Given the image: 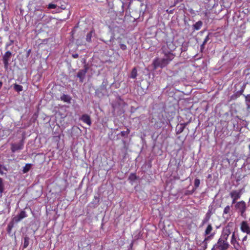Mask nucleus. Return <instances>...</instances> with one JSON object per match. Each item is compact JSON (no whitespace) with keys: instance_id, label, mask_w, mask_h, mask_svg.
Wrapping results in <instances>:
<instances>
[{"instance_id":"obj_35","label":"nucleus","mask_w":250,"mask_h":250,"mask_svg":"<svg viewBox=\"0 0 250 250\" xmlns=\"http://www.w3.org/2000/svg\"><path fill=\"white\" fill-rule=\"evenodd\" d=\"M18 215L19 216V217L21 219V220H22L24 218L27 217V214H26L25 211H24V210L21 211V212L19 213V214H18Z\"/></svg>"},{"instance_id":"obj_48","label":"nucleus","mask_w":250,"mask_h":250,"mask_svg":"<svg viewBox=\"0 0 250 250\" xmlns=\"http://www.w3.org/2000/svg\"><path fill=\"white\" fill-rule=\"evenodd\" d=\"M206 44V43H204V42H203V43L201 44V47H200V49H201V51L202 52L203 50L205 48V45Z\"/></svg>"},{"instance_id":"obj_32","label":"nucleus","mask_w":250,"mask_h":250,"mask_svg":"<svg viewBox=\"0 0 250 250\" xmlns=\"http://www.w3.org/2000/svg\"><path fill=\"white\" fill-rule=\"evenodd\" d=\"M123 104H124V101L120 98L118 101H117L115 104H112L113 108H114V110H116V109L117 108V104L118 105H121Z\"/></svg>"},{"instance_id":"obj_36","label":"nucleus","mask_w":250,"mask_h":250,"mask_svg":"<svg viewBox=\"0 0 250 250\" xmlns=\"http://www.w3.org/2000/svg\"><path fill=\"white\" fill-rule=\"evenodd\" d=\"M212 37V34L211 33H209L207 36L206 37L205 39L204 40L203 42L204 43H207L211 37Z\"/></svg>"},{"instance_id":"obj_12","label":"nucleus","mask_w":250,"mask_h":250,"mask_svg":"<svg viewBox=\"0 0 250 250\" xmlns=\"http://www.w3.org/2000/svg\"><path fill=\"white\" fill-rule=\"evenodd\" d=\"M231 244L233 245L234 249L236 250H241V247L239 245V243L237 241L235 237V232H233L231 239Z\"/></svg>"},{"instance_id":"obj_58","label":"nucleus","mask_w":250,"mask_h":250,"mask_svg":"<svg viewBox=\"0 0 250 250\" xmlns=\"http://www.w3.org/2000/svg\"><path fill=\"white\" fill-rule=\"evenodd\" d=\"M238 86H239V84H237L235 85L234 87H235V91L237 90V87Z\"/></svg>"},{"instance_id":"obj_50","label":"nucleus","mask_w":250,"mask_h":250,"mask_svg":"<svg viewBox=\"0 0 250 250\" xmlns=\"http://www.w3.org/2000/svg\"><path fill=\"white\" fill-rule=\"evenodd\" d=\"M72 56L73 58L76 59V58H78L79 57V55H78V54H73L72 55Z\"/></svg>"},{"instance_id":"obj_20","label":"nucleus","mask_w":250,"mask_h":250,"mask_svg":"<svg viewBox=\"0 0 250 250\" xmlns=\"http://www.w3.org/2000/svg\"><path fill=\"white\" fill-rule=\"evenodd\" d=\"M100 204V199L99 197L97 196H95L94 198L91 202V204L92 205V206L94 208L97 207Z\"/></svg>"},{"instance_id":"obj_56","label":"nucleus","mask_w":250,"mask_h":250,"mask_svg":"<svg viewBox=\"0 0 250 250\" xmlns=\"http://www.w3.org/2000/svg\"><path fill=\"white\" fill-rule=\"evenodd\" d=\"M249 150H250V154L248 156V158L250 159V145L249 146Z\"/></svg>"},{"instance_id":"obj_18","label":"nucleus","mask_w":250,"mask_h":250,"mask_svg":"<svg viewBox=\"0 0 250 250\" xmlns=\"http://www.w3.org/2000/svg\"><path fill=\"white\" fill-rule=\"evenodd\" d=\"M108 82L107 79L104 78L102 84L100 86V90L102 91H106V87L108 85Z\"/></svg>"},{"instance_id":"obj_19","label":"nucleus","mask_w":250,"mask_h":250,"mask_svg":"<svg viewBox=\"0 0 250 250\" xmlns=\"http://www.w3.org/2000/svg\"><path fill=\"white\" fill-rule=\"evenodd\" d=\"M62 101H63L64 102H66L67 103H70L71 98L68 95L63 94L60 98Z\"/></svg>"},{"instance_id":"obj_2","label":"nucleus","mask_w":250,"mask_h":250,"mask_svg":"<svg viewBox=\"0 0 250 250\" xmlns=\"http://www.w3.org/2000/svg\"><path fill=\"white\" fill-rule=\"evenodd\" d=\"M168 64L167 61L164 58L162 59L156 58L153 60L152 63L154 69H156L159 67L163 68L166 67Z\"/></svg>"},{"instance_id":"obj_49","label":"nucleus","mask_w":250,"mask_h":250,"mask_svg":"<svg viewBox=\"0 0 250 250\" xmlns=\"http://www.w3.org/2000/svg\"><path fill=\"white\" fill-rule=\"evenodd\" d=\"M12 229L11 228L8 227L7 226V233L9 234H11V230H12Z\"/></svg>"},{"instance_id":"obj_33","label":"nucleus","mask_w":250,"mask_h":250,"mask_svg":"<svg viewBox=\"0 0 250 250\" xmlns=\"http://www.w3.org/2000/svg\"><path fill=\"white\" fill-rule=\"evenodd\" d=\"M4 189V186L2 178H0V193L1 194Z\"/></svg>"},{"instance_id":"obj_46","label":"nucleus","mask_w":250,"mask_h":250,"mask_svg":"<svg viewBox=\"0 0 250 250\" xmlns=\"http://www.w3.org/2000/svg\"><path fill=\"white\" fill-rule=\"evenodd\" d=\"M122 11L120 12L121 13V14H120L121 15H122L123 14L124 12V7L125 3H124V2H122Z\"/></svg>"},{"instance_id":"obj_27","label":"nucleus","mask_w":250,"mask_h":250,"mask_svg":"<svg viewBox=\"0 0 250 250\" xmlns=\"http://www.w3.org/2000/svg\"><path fill=\"white\" fill-rule=\"evenodd\" d=\"M31 167V165L30 164H27L25 165V166L23 167L22 171L24 173H25L29 171Z\"/></svg>"},{"instance_id":"obj_15","label":"nucleus","mask_w":250,"mask_h":250,"mask_svg":"<svg viewBox=\"0 0 250 250\" xmlns=\"http://www.w3.org/2000/svg\"><path fill=\"white\" fill-rule=\"evenodd\" d=\"M241 195V190H240L239 191L237 190H232L230 193V196L232 198H234V199H239Z\"/></svg>"},{"instance_id":"obj_30","label":"nucleus","mask_w":250,"mask_h":250,"mask_svg":"<svg viewBox=\"0 0 250 250\" xmlns=\"http://www.w3.org/2000/svg\"><path fill=\"white\" fill-rule=\"evenodd\" d=\"M50 21H51V18L45 15L44 18H43V19H42V20L41 21H42L43 24H46V23L49 22Z\"/></svg>"},{"instance_id":"obj_16","label":"nucleus","mask_w":250,"mask_h":250,"mask_svg":"<svg viewBox=\"0 0 250 250\" xmlns=\"http://www.w3.org/2000/svg\"><path fill=\"white\" fill-rule=\"evenodd\" d=\"M81 120L89 125H90L91 124L90 117L87 114H83L81 118Z\"/></svg>"},{"instance_id":"obj_44","label":"nucleus","mask_w":250,"mask_h":250,"mask_svg":"<svg viewBox=\"0 0 250 250\" xmlns=\"http://www.w3.org/2000/svg\"><path fill=\"white\" fill-rule=\"evenodd\" d=\"M8 227L12 229L14 226V222L12 221H11L9 224H8V226H7Z\"/></svg>"},{"instance_id":"obj_11","label":"nucleus","mask_w":250,"mask_h":250,"mask_svg":"<svg viewBox=\"0 0 250 250\" xmlns=\"http://www.w3.org/2000/svg\"><path fill=\"white\" fill-rule=\"evenodd\" d=\"M240 229L242 232L250 234V227L249 226L247 222L242 221L241 223Z\"/></svg>"},{"instance_id":"obj_22","label":"nucleus","mask_w":250,"mask_h":250,"mask_svg":"<svg viewBox=\"0 0 250 250\" xmlns=\"http://www.w3.org/2000/svg\"><path fill=\"white\" fill-rule=\"evenodd\" d=\"M184 126L181 124L178 125L176 127V134H179L181 133L184 130Z\"/></svg>"},{"instance_id":"obj_10","label":"nucleus","mask_w":250,"mask_h":250,"mask_svg":"<svg viewBox=\"0 0 250 250\" xmlns=\"http://www.w3.org/2000/svg\"><path fill=\"white\" fill-rule=\"evenodd\" d=\"M23 147V142L21 140L18 144H12L11 145V151L12 152H15L17 150H21Z\"/></svg>"},{"instance_id":"obj_4","label":"nucleus","mask_w":250,"mask_h":250,"mask_svg":"<svg viewBox=\"0 0 250 250\" xmlns=\"http://www.w3.org/2000/svg\"><path fill=\"white\" fill-rule=\"evenodd\" d=\"M215 234V233L214 232L209 236L206 237L204 241L200 242V244L198 245V250H205L207 248L208 241L211 240L213 238Z\"/></svg>"},{"instance_id":"obj_5","label":"nucleus","mask_w":250,"mask_h":250,"mask_svg":"<svg viewBox=\"0 0 250 250\" xmlns=\"http://www.w3.org/2000/svg\"><path fill=\"white\" fill-rule=\"evenodd\" d=\"M89 69V66L88 64H84L83 66V68L81 69L78 72L76 76L77 78L79 79V81L80 83H83L84 81V79L85 77L86 73Z\"/></svg>"},{"instance_id":"obj_9","label":"nucleus","mask_w":250,"mask_h":250,"mask_svg":"<svg viewBox=\"0 0 250 250\" xmlns=\"http://www.w3.org/2000/svg\"><path fill=\"white\" fill-rule=\"evenodd\" d=\"M245 86L246 84H245L241 86L240 90H238V91H236L233 95H232L230 97V100H235L241 95H242L245 88Z\"/></svg>"},{"instance_id":"obj_40","label":"nucleus","mask_w":250,"mask_h":250,"mask_svg":"<svg viewBox=\"0 0 250 250\" xmlns=\"http://www.w3.org/2000/svg\"><path fill=\"white\" fill-rule=\"evenodd\" d=\"M21 220V219L20 218L19 216L18 215L14 216L13 219H12V221H13L14 222H16V223H18L19 222V221H20Z\"/></svg>"},{"instance_id":"obj_57","label":"nucleus","mask_w":250,"mask_h":250,"mask_svg":"<svg viewBox=\"0 0 250 250\" xmlns=\"http://www.w3.org/2000/svg\"><path fill=\"white\" fill-rule=\"evenodd\" d=\"M61 7V8L62 9H65V7L64 6V5H62Z\"/></svg>"},{"instance_id":"obj_6","label":"nucleus","mask_w":250,"mask_h":250,"mask_svg":"<svg viewBox=\"0 0 250 250\" xmlns=\"http://www.w3.org/2000/svg\"><path fill=\"white\" fill-rule=\"evenodd\" d=\"M12 56V53L10 51H7L2 57V61L4 64V69L7 70L9 65V61Z\"/></svg>"},{"instance_id":"obj_63","label":"nucleus","mask_w":250,"mask_h":250,"mask_svg":"<svg viewBox=\"0 0 250 250\" xmlns=\"http://www.w3.org/2000/svg\"><path fill=\"white\" fill-rule=\"evenodd\" d=\"M99 90H96V92H96V93L98 94V92H99Z\"/></svg>"},{"instance_id":"obj_14","label":"nucleus","mask_w":250,"mask_h":250,"mask_svg":"<svg viewBox=\"0 0 250 250\" xmlns=\"http://www.w3.org/2000/svg\"><path fill=\"white\" fill-rule=\"evenodd\" d=\"M167 48V51L170 52H172L173 50H174L176 48V46L172 42H167L166 46H164L163 47V50L164 48Z\"/></svg>"},{"instance_id":"obj_29","label":"nucleus","mask_w":250,"mask_h":250,"mask_svg":"<svg viewBox=\"0 0 250 250\" xmlns=\"http://www.w3.org/2000/svg\"><path fill=\"white\" fill-rule=\"evenodd\" d=\"M129 132L130 130L129 129H127L126 131H121L119 134L117 135V136H118V135H121V136L123 137H127V135L129 133Z\"/></svg>"},{"instance_id":"obj_51","label":"nucleus","mask_w":250,"mask_h":250,"mask_svg":"<svg viewBox=\"0 0 250 250\" xmlns=\"http://www.w3.org/2000/svg\"><path fill=\"white\" fill-rule=\"evenodd\" d=\"M181 0H175V2H174V4L172 5V6H174L176 5V4H177L180 1H181Z\"/></svg>"},{"instance_id":"obj_59","label":"nucleus","mask_w":250,"mask_h":250,"mask_svg":"<svg viewBox=\"0 0 250 250\" xmlns=\"http://www.w3.org/2000/svg\"><path fill=\"white\" fill-rule=\"evenodd\" d=\"M1 166L0 165V173L1 174H2V173H3V172H2V171L1 170Z\"/></svg>"},{"instance_id":"obj_37","label":"nucleus","mask_w":250,"mask_h":250,"mask_svg":"<svg viewBox=\"0 0 250 250\" xmlns=\"http://www.w3.org/2000/svg\"><path fill=\"white\" fill-rule=\"evenodd\" d=\"M130 181H134L137 179V176L134 173H131L128 178Z\"/></svg>"},{"instance_id":"obj_54","label":"nucleus","mask_w":250,"mask_h":250,"mask_svg":"<svg viewBox=\"0 0 250 250\" xmlns=\"http://www.w3.org/2000/svg\"><path fill=\"white\" fill-rule=\"evenodd\" d=\"M247 236H245L242 239V241L244 242L245 241H246L247 240Z\"/></svg>"},{"instance_id":"obj_24","label":"nucleus","mask_w":250,"mask_h":250,"mask_svg":"<svg viewBox=\"0 0 250 250\" xmlns=\"http://www.w3.org/2000/svg\"><path fill=\"white\" fill-rule=\"evenodd\" d=\"M13 88L18 92H20L23 90V87L21 85L16 83L13 84Z\"/></svg>"},{"instance_id":"obj_38","label":"nucleus","mask_w":250,"mask_h":250,"mask_svg":"<svg viewBox=\"0 0 250 250\" xmlns=\"http://www.w3.org/2000/svg\"><path fill=\"white\" fill-rule=\"evenodd\" d=\"M200 183V181L199 179L196 178L195 179V181H194L195 188H195V190L196 189V188H197L199 186Z\"/></svg>"},{"instance_id":"obj_47","label":"nucleus","mask_w":250,"mask_h":250,"mask_svg":"<svg viewBox=\"0 0 250 250\" xmlns=\"http://www.w3.org/2000/svg\"><path fill=\"white\" fill-rule=\"evenodd\" d=\"M13 43H14V41L13 40H10L9 42L6 44V48L8 46L12 45Z\"/></svg>"},{"instance_id":"obj_17","label":"nucleus","mask_w":250,"mask_h":250,"mask_svg":"<svg viewBox=\"0 0 250 250\" xmlns=\"http://www.w3.org/2000/svg\"><path fill=\"white\" fill-rule=\"evenodd\" d=\"M95 35V30L92 29L86 36V41L88 42H92V38Z\"/></svg>"},{"instance_id":"obj_31","label":"nucleus","mask_w":250,"mask_h":250,"mask_svg":"<svg viewBox=\"0 0 250 250\" xmlns=\"http://www.w3.org/2000/svg\"><path fill=\"white\" fill-rule=\"evenodd\" d=\"M188 43L187 42L183 43L181 48V52H182L187 51L188 50Z\"/></svg>"},{"instance_id":"obj_53","label":"nucleus","mask_w":250,"mask_h":250,"mask_svg":"<svg viewBox=\"0 0 250 250\" xmlns=\"http://www.w3.org/2000/svg\"><path fill=\"white\" fill-rule=\"evenodd\" d=\"M232 199H233V200H232V204H235V203H237V202H236V200H237V199H234V198H232Z\"/></svg>"},{"instance_id":"obj_13","label":"nucleus","mask_w":250,"mask_h":250,"mask_svg":"<svg viewBox=\"0 0 250 250\" xmlns=\"http://www.w3.org/2000/svg\"><path fill=\"white\" fill-rule=\"evenodd\" d=\"M230 233L231 232L229 229H228L227 228H226L225 229H223L220 238L222 239L223 240L227 241L228 237L230 235Z\"/></svg>"},{"instance_id":"obj_61","label":"nucleus","mask_w":250,"mask_h":250,"mask_svg":"<svg viewBox=\"0 0 250 250\" xmlns=\"http://www.w3.org/2000/svg\"><path fill=\"white\" fill-rule=\"evenodd\" d=\"M122 142H123V144H124L125 146V144H126L125 141V140H122Z\"/></svg>"},{"instance_id":"obj_8","label":"nucleus","mask_w":250,"mask_h":250,"mask_svg":"<svg viewBox=\"0 0 250 250\" xmlns=\"http://www.w3.org/2000/svg\"><path fill=\"white\" fill-rule=\"evenodd\" d=\"M213 206L210 205L208 207V210L206 214V216L203 220L201 226H204L205 224L208 222L210 218L211 214L213 213L212 211Z\"/></svg>"},{"instance_id":"obj_7","label":"nucleus","mask_w":250,"mask_h":250,"mask_svg":"<svg viewBox=\"0 0 250 250\" xmlns=\"http://www.w3.org/2000/svg\"><path fill=\"white\" fill-rule=\"evenodd\" d=\"M164 54V58L167 61V63H169L175 57V55L172 52H170L169 51H167V48H164L163 51Z\"/></svg>"},{"instance_id":"obj_62","label":"nucleus","mask_w":250,"mask_h":250,"mask_svg":"<svg viewBox=\"0 0 250 250\" xmlns=\"http://www.w3.org/2000/svg\"><path fill=\"white\" fill-rule=\"evenodd\" d=\"M2 83L0 81V89L1 88V87H2Z\"/></svg>"},{"instance_id":"obj_1","label":"nucleus","mask_w":250,"mask_h":250,"mask_svg":"<svg viewBox=\"0 0 250 250\" xmlns=\"http://www.w3.org/2000/svg\"><path fill=\"white\" fill-rule=\"evenodd\" d=\"M229 247L230 245L228 241L219 238L217 243L213 246L211 250H228Z\"/></svg>"},{"instance_id":"obj_41","label":"nucleus","mask_w":250,"mask_h":250,"mask_svg":"<svg viewBox=\"0 0 250 250\" xmlns=\"http://www.w3.org/2000/svg\"><path fill=\"white\" fill-rule=\"evenodd\" d=\"M195 191V188H193L192 190H186L185 192V195H191Z\"/></svg>"},{"instance_id":"obj_60","label":"nucleus","mask_w":250,"mask_h":250,"mask_svg":"<svg viewBox=\"0 0 250 250\" xmlns=\"http://www.w3.org/2000/svg\"><path fill=\"white\" fill-rule=\"evenodd\" d=\"M31 50H29L27 52V56H28L30 53Z\"/></svg>"},{"instance_id":"obj_34","label":"nucleus","mask_w":250,"mask_h":250,"mask_svg":"<svg viewBox=\"0 0 250 250\" xmlns=\"http://www.w3.org/2000/svg\"><path fill=\"white\" fill-rule=\"evenodd\" d=\"M245 97L248 108H250V94L245 96Z\"/></svg>"},{"instance_id":"obj_43","label":"nucleus","mask_w":250,"mask_h":250,"mask_svg":"<svg viewBox=\"0 0 250 250\" xmlns=\"http://www.w3.org/2000/svg\"><path fill=\"white\" fill-rule=\"evenodd\" d=\"M57 5L53 3H50L48 5V9H54L57 7Z\"/></svg>"},{"instance_id":"obj_39","label":"nucleus","mask_w":250,"mask_h":250,"mask_svg":"<svg viewBox=\"0 0 250 250\" xmlns=\"http://www.w3.org/2000/svg\"><path fill=\"white\" fill-rule=\"evenodd\" d=\"M230 210V207L229 206H226L224 209L223 213L224 214H228L229 213Z\"/></svg>"},{"instance_id":"obj_45","label":"nucleus","mask_w":250,"mask_h":250,"mask_svg":"<svg viewBox=\"0 0 250 250\" xmlns=\"http://www.w3.org/2000/svg\"><path fill=\"white\" fill-rule=\"evenodd\" d=\"M120 46L121 49L125 50L126 49V46L124 44H120Z\"/></svg>"},{"instance_id":"obj_28","label":"nucleus","mask_w":250,"mask_h":250,"mask_svg":"<svg viewBox=\"0 0 250 250\" xmlns=\"http://www.w3.org/2000/svg\"><path fill=\"white\" fill-rule=\"evenodd\" d=\"M137 75V71L135 67H134L131 72L130 77L135 79Z\"/></svg>"},{"instance_id":"obj_23","label":"nucleus","mask_w":250,"mask_h":250,"mask_svg":"<svg viewBox=\"0 0 250 250\" xmlns=\"http://www.w3.org/2000/svg\"><path fill=\"white\" fill-rule=\"evenodd\" d=\"M203 22L201 21H199L193 25V28L194 30H198L201 28Z\"/></svg>"},{"instance_id":"obj_21","label":"nucleus","mask_w":250,"mask_h":250,"mask_svg":"<svg viewBox=\"0 0 250 250\" xmlns=\"http://www.w3.org/2000/svg\"><path fill=\"white\" fill-rule=\"evenodd\" d=\"M212 230V227L211 225L210 224H208V225L207 229H206V230L205 231V233H204L205 236H206L207 237V236L210 235V234L212 233H211Z\"/></svg>"},{"instance_id":"obj_3","label":"nucleus","mask_w":250,"mask_h":250,"mask_svg":"<svg viewBox=\"0 0 250 250\" xmlns=\"http://www.w3.org/2000/svg\"><path fill=\"white\" fill-rule=\"evenodd\" d=\"M235 207L240 212L241 216L245 217L246 216L245 211L247 208L246 203L243 201L238 202L235 204Z\"/></svg>"},{"instance_id":"obj_55","label":"nucleus","mask_w":250,"mask_h":250,"mask_svg":"<svg viewBox=\"0 0 250 250\" xmlns=\"http://www.w3.org/2000/svg\"><path fill=\"white\" fill-rule=\"evenodd\" d=\"M167 13H172L173 10H172L169 11L168 10H167Z\"/></svg>"},{"instance_id":"obj_26","label":"nucleus","mask_w":250,"mask_h":250,"mask_svg":"<svg viewBox=\"0 0 250 250\" xmlns=\"http://www.w3.org/2000/svg\"><path fill=\"white\" fill-rule=\"evenodd\" d=\"M44 15H45V14L43 13H42L41 11H40V13H39L37 15V17L36 20L38 21H41L42 20V19H43V18H44Z\"/></svg>"},{"instance_id":"obj_25","label":"nucleus","mask_w":250,"mask_h":250,"mask_svg":"<svg viewBox=\"0 0 250 250\" xmlns=\"http://www.w3.org/2000/svg\"><path fill=\"white\" fill-rule=\"evenodd\" d=\"M29 237L28 236H25L24 238V243H23V247L24 249L25 248H26L28 245H29Z\"/></svg>"},{"instance_id":"obj_42","label":"nucleus","mask_w":250,"mask_h":250,"mask_svg":"<svg viewBox=\"0 0 250 250\" xmlns=\"http://www.w3.org/2000/svg\"><path fill=\"white\" fill-rule=\"evenodd\" d=\"M76 43L78 46L82 45L84 44L83 43V41L81 40L77 39L76 41Z\"/></svg>"},{"instance_id":"obj_64","label":"nucleus","mask_w":250,"mask_h":250,"mask_svg":"<svg viewBox=\"0 0 250 250\" xmlns=\"http://www.w3.org/2000/svg\"><path fill=\"white\" fill-rule=\"evenodd\" d=\"M71 33H72V35H73V34H74V31H72L71 32Z\"/></svg>"},{"instance_id":"obj_52","label":"nucleus","mask_w":250,"mask_h":250,"mask_svg":"<svg viewBox=\"0 0 250 250\" xmlns=\"http://www.w3.org/2000/svg\"><path fill=\"white\" fill-rule=\"evenodd\" d=\"M188 123H189V122H188L187 123H182V124H181L183 125L184 126V128H185L186 126L188 124Z\"/></svg>"}]
</instances>
